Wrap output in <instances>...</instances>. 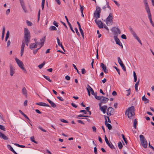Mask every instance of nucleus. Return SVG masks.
I'll return each mask as SVG.
<instances>
[{"instance_id": "f257e3e1", "label": "nucleus", "mask_w": 154, "mask_h": 154, "mask_svg": "<svg viewBox=\"0 0 154 154\" xmlns=\"http://www.w3.org/2000/svg\"><path fill=\"white\" fill-rule=\"evenodd\" d=\"M24 42L23 41H22L21 47L20 56H21L23 55V53L25 43L26 45L28 46L30 42L31 37L30 32L28 30V29L26 28H24Z\"/></svg>"}, {"instance_id": "f03ea898", "label": "nucleus", "mask_w": 154, "mask_h": 154, "mask_svg": "<svg viewBox=\"0 0 154 154\" xmlns=\"http://www.w3.org/2000/svg\"><path fill=\"white\" fill-rule=\"evenodd\" d=\"M128 112V117L130 119H133L132 116L134 115V108L132 106L128 108L126 111L125 114Z\"/></svg>"}, {"instance_id": "7ed1b4c3", "label": "nucleus", "mask_w": 154, "mask_h": 154, "mask_svg": "<svg viewBox=\"0 0 154 154\" xmlns=\"http://www.w3.org/2000/svg\"><path fill=\"white\" fill-rule=\"evenodd\" d=\"M101 9L99 6H97L96 10L94 14V17L95 19H97L100 17Z\"/></svg>"}, {"instance_id": "20e7f679", "label": "nucleus", "mask_w": 154, "mask_h": 154, "mask_svg": "<svg viewBox=\"0 0 154 154\" xmlns=\"http://www.w3.org/2000/svg\"><path fill=\"white\" fill-rule=\"evenodd\" d=\"M15 59L19 66L24 72L25 73H26L27 72L26 69H25L24 67H23L24 65L23 63L16 57L15 58Z\"/></svg>"}, {"instance_id": "39448f33", "label": "nucleus", "mask_w": 154, "mask_h": 154, "mask_svg": "<svg viewBox=\"0 0 154 154\" xmlns=\"http://www.w3.org/2000/svg\"><path fill=\"white\" fill-rule=\"evenodd\" d=\"M129 30L131 34L134 37V38L137 40V41L138 42L140 43V45H142V43L140 39L137 36L135 32L133 30L132 28L131 27H130L129 28Z\"/></svg>"}, {"instance_id": "423d86ee", "label": "nucleus", "mask_w": 154, "mask_h": 154, "mask_svg": "<svg viewBox=\"0 0 154 154\" xmlns=\"http://www.w3.org/2000/svg\"><path fill=\"white\" fill-rule=\"evenodd\" d=\"M129 30L131 34L134 37V38L137 40V41L138 42L140 43V45H142V43L140 39L137 36L135 32L133 30L132 28L131 27H130L129 28Z\"/></svg>"}, {"instance_id": "0eeeda50", "label": "nucleus", "mask_w": 154, "mask_h": 154, "mask_svg": "<svg viewBox=\"0 0 154 154\" xmlns=\"http://www.w3.org/2000/svg\"><path fill=\"white\" fill-rule=\"evenodd\" d=\"M115 110L111 107H109L108 108L106 111V114L108 116H110L111 115L114 114Z\"/></svg>"}, {"instance_id": "6e6552de", "label": "nucleus", "mask_w": 154, "mask_h": 154, "mask_svg": "<svg viewBox=\"0 0 154 154\" xmlns=\"http://www.w3.org/2000/svg\"><path fill=\"white\" fill-rule=\"evenodd\" d=\"M112 31L114 33L115 36H117L118 34L121 33L120 30L118 27H113L112 28Z\"/></svg>"}, {"instance_id": "1a4fd4ad", "label": "nucleus", "mask_w": 154, "mask_h": 154, "mask_svg": "<svg viewBox=\"0 0 154 154\" xmlns=\"http://www.w3.org/2000/svg\"><path fill=\"white\" fill-rule=\"evenodd\" d=\"M118 62L119 63L121 67L122 68L123 70L125 71H126V69L124 65L123 64V62L122 61V60H121V59L120 57H118Z\"/></svg>"}, {"instance_id": "9d476101", "label": "nucleus", "mask_w": 154, "mask_h": 154, "mask_svg": "<svg viewBox=\"0 0 154 154\" xmlns=\"http://www.w3.org/2000/svg\"><path fill=\"white\" fill-rule=\"evenodd\" d=\"M95 22L99 28L102 29L103 28V25L102 22L101 20H99L97 19H95Z\"/></svg>"}, {"instance_id": "9b49d317", "label": "nucleus", "mask_w": 154, "mask_h": 154, "mask_svg": "<svg viewBox=\"0 0 154 154\" xmlns=\"http://www.w3.org/2000/svg\"><path fill=\"white\" fill-rule=\"evenodd\" d=\"M105 140L106 144L111 149H115V147L112 143L111 142H110V143L109 142V140L106 135H105Z\"/></svg>"}, {"instance_id": "f8f14e48", "label": "nucleus", "mask_w": 154, "mask_h": 154, "mask_svg": "<svg viewBox=\"0 0 154 154\" xmlns=\"http://www.w3.org/2000/svg\"><path fill=\"white\" fill-rule=\"evenodd\" d=\"M143 3L144 4L145 9L147 13L150 12V9L147 0H143Z\"/></svg>"}, {"instance_id": "ddd939ff", "label": "nucleus", "mask_w": 154, "mask_h": 154, "mask_svg": "<svg viewBox=\"0 0 154 154\" xmlns=\"http://www.w3.org/2000/svg\"><path fill=\"white\" fill-rule=\"evenodd\" d=\"M102 105L101 103H99L100 109L102 112L103 114H105L106 112V110L107 108V106L106 105H104L103 106H101Z\"/></svg>"}, {"instance_id": "4468645a", "label": "nucleus", "mask_w": 154, "mask_h": 154, "mask_svg": "<svg viewBox=\"0 0 154 154\" xmlns=\"http://www.w3.org/2000/svg\"><path fill=\"white\" fill-rule=\"evenodd\" d=\"M9 67L10 68V75L12 76L15 73V69L14 67H13L11 64H10L9 65Z\"/></svg>"}, {"instance_id": "2eb2a0df", "label": "nucleus", "mask_w": 154, "mask_h": 154, "mask_svg": "<svg viewBox=\"0 0 154 154\" xmlns=\"http://www.w3.org/2000/svg\"><path fill=\"white\" fill-rule=\"evenodd\" d=\"M113 21V16L112 14L110 13L108 17L106 19V23L107 24L108 22H112Z\"/></svg>"}, {"instance_id": "dca6fc26", "label": "nucleus", "mask_w": 154, "mask_h": 154, "mask_svg": "<svg viewBox=\"0 0 154 154\" xmlns=\"http://www.w3.org/2000/svg\"><path fill=\"white\" fill-rule=\"evenodd\" d=\"M113 38L116 42V44L119 45L120 46H122V48H123L122 44L120 42L119 39L117 37V36H114Z\"/></svg>"}, {"instance_id": "f3484780", "label": "nucleus", "mask_w": 154, "mask_h": 154, "mask_svg": "<svg viewBox=\"0 0 154 154\" xmlns=\"http://www.w3.org/2000/svg\"><path fill=\"white\" fill-rule=\"evenodd\" d=\"M103 99L101 100L100 102L99 103H101L102 105V103H106L109 100V99L107 98L106 97L103 96H102Z\"/></svg>"}, {"instance_id": "a211bd4d", "label": "nucleus", "mask_w": 154, "mask_h": 154, "mask_svg": "<svg viewBox=\"0 0 154 154\" xmlns=\"http://www.w3.org/2000/svg\"><path fill=\"white\" fill-rule=\"evenodd\" d=\"M148 14V18L152 26L154 27V23L152 20L151 14L150 12L147 13Z\"/></svg>"}, {"instance_id": "6ab92c4d", "label": "nucleus", "mask_w": 154, "mask_h": 154, "mask_svg": "<svg viewBox=\"0 0 154 154\" xmlns=\"http://www.w3.org/2000/svg\"><path fill=\"white\" fill-rule=\"evenodd\" d=\"M100 66L105 73H106L108 72V70L106 69V66L105 65L102 63L101 64Z\"/></svg>"}, {"instance_id": "aec40b11", "label": "nucleus", "mask_w": 154, "mask_h": 154, "mask_svg": "<svg viewBox=\"0 0 154 154\" xmlns=\"http://www.w3.org/2000/svg\"><path fill=\"white\" fill-rule=\"evenodd\" d=\"M36 104L37 105L40 106H47V107H50V106L49 105L46 104L45 103L40 102L39 103H36Z\"/></svg>"}, {"instance_id": "412c9836", "label": "nucleus", "mask_w": 154, "mask_h": 154, "mask_svg": "<svg viewBox=\"0 0 154 154\" xmlns=\"http://www.w3.org/2000/svg\"><path fill=\"white\" fill-rule=\"evenodd\" d=\"M46 100L50 104L51 106L52 107L54 108L56 107V104L54 103L51 100L47 98H46Z\"/></svg>"}, {"instance_id": "4be33fe9", "label": "nucleus", "mask_w": 154, "mask_h": 154, "mask_svg": "<svg viewBox=\"0 0 154 154\" xmlns=\"http://www.w3.org/2000/svg\"><path fill=\"white\" fill-rule=\"evenodd\" d=\"M141 145L144 148H146L147 146V142L146 140H142V141H140Z\"/></svg>"}, {"instance_id": "5701e85b", "label": "nucleus", "mask_w": 154, "mask_h": 154, "mask_svg": "<svg viewBox=\"0 0 154 154\" xmlns=\"http://www.w3.org/2000/svg\"><path fill=\"white\" fill-rule=\"evenodd\" d=\"M8 148L13 153L15 154H18L15 151L14 149L10 145L8 144L7 145Z\"/></svg>"}, {"instance_id": "b1692460", "label": "nucleus", "mask_w": 154, "mask_h": 154, "mask_svg": "<svg viewBox=\"0 0 154 154\" xmlns=\"http://www.w3.org/2000/svg\"><path fill=\"white\" fill-rule=\"evenodd\" d=\"M45 40V37L44 36L43 37L42 39L40 40V42L39 43V45L40 44L41 45V47H42L44 44V42Z\"/></svg>"}, {"instance_id": "393cba45", "label": "nucleus", "mask_w": 154, "mask_h": 154, "mask_svg": "<svg viewBox=\"0 0 154 154\" xmlns=\"http://www.w3.org/2000/svg\"><path fill=\"white\" fill-rule=\"evenodd\" d=\"M105 124L106 126L108 128L109 130H111L112 129V127L111 125L109 123H107V121L106 120L105 121Z\"/></svg>"}, {"instance_id": "a878e982", "label": "nucleus", "mask_w": 154, "mask_h": 154, "mask_svg": "<svg viewBox=\"0 0 154 154\" xmlns=\"http://www.w3.org/2000/svg\"><path fill=\"white\" fill-rule=\"evenodd\" d=\"M140 82V79H138V81L136 82L135 86L134 88H135V91L136 92H137L138 91V86Z\"/></svg>"}, {"instance_id": "bb28decb", "label": "nucleus", "mask_w": 154, "mask_h": 154, "mask_svg": "<svg viewBox=\"0 0 154 154\" xmlns=\"http://www.w3.org/2000/svg\"><path fill=\"white\" fill-rule=\"evenodd\" d=\"M19 112L21 115H22L26 119H27L29 121H30V119L28 117V116L25 114L21 110H19Z\"/></svg>"}, {"instance_id": "cd10ccee", "label": "nucleus", "mask_w": 154, "mask_h": 154, "mask_svg": "<svg viewBox=\"0 0 154 154\" xmlns=\"http://www.w3.org/2000/svg\"><path fill=\"white\" fill-rule=\"evenodd\" d=\"M22 93L23 94L26 96L27 95V90L25 87L23 88L22 89Z\"/></svg>"}, {"instance_id": "c85d7f7f", "label": "nucleus", "mask_w": 154, "mask_h": 154, "mask_svg": "<svg viewBox=\"0 0 154 154\" xmlns=\"http://www.w3.org/2000/svg\"><path fill=\"white\" fill-rule=\"evenodd\" d=\"M5 29L4 26L3 27L2 32V40H3L4 38V35L5 32Z\"/></svg>"}, {"instance_id": "c756f323", "label": "nucleus", "mask_w": 154, "mask_h": 154, "mask_svg": "<svg viewBox=\"0 0 154 154\" xmlns=\"http://www.w3.org/2000/svg\"><path fill=\"white\" fill-rule=\"evenodd\" d=\"M142 100L143 101L145 102V103H149V100L145 97V95H144L142 97Z\"/></svg>"}, {"instance_id": "7c9ffc66", "label": "nucleus", "mask_w": 154, "mask_h": 154, "mask_svg": "<svg viewBox=\"0 0 154 154\" xmlns=\"http://www.w3.org/2000/svg\"><path fill=\"white\" fill-rule=\"evenodd\" d=\"M137 119H135L133 122V127L135 129H136L137 128Z\"/></svg>"}, {"instance_id": "2f4dec72", "label": "nucleus", "mask_w": 154, "mask_h": 154, "mask_svg": "<svg viewBox=\"0 0 154 154\" xmlns=\"http://www.w3.org/2000/svg\"><path fill=\"white\" fill-rule=\"evenodd\" d=\"M14 144L19 147H20L21 148H27V147L23 145H19V144L17 143H14Z\"/></svg>"}, {"instance_id": "473e14b6", "label": "nucleus", "mask_w": 154, "mask_h": 154, "mask_svg": "<svg viewBox=\"0 0 154 154\" xmlns=\"http://www.w3.org/2000/svg\"><path fill=\"white\" fill-rule=\"evenodd\" d=\"M50 31H55L57 30L56 28L54 26H51L49 28Z\"/></svg>"}, {"instance_id": "72a5a7b5", "label": "nucleus", "mask_w": 154, "mask_h": 154, "mask_svg": "<svg viewBox=\"0 0 154 154\" xmlns=\"http://www.w3.org/2000/svg\"><path fill=\"white\" fill-rule=\"evenodd\" d=\"M43 76L45 78L46 80H48L49 82H52V80L50 79V77L49 76H46L44 75H43Z\"/></svg>"}, {"instance_id": "f704fd0d", "label": "nucleus", "mask_w": 154, "mask_h": 154, "mask_svg": "<svg viewBox=\"0 0 154 154\" xmlns=\"http://www.w3.org/2000/svg\"><path fill=\"white\" fill-rule=\"evenodd\" d=\"M45 61H44L42 64L39 65L38 67L40 69H42L45 65Z\"/></svg>"}, {"instance_id": "c9c22d12", "label": "nucleus", "mask_w": 154, "mask_h": 154, "mask_svg": "<svg viewBox=\"0 0 154 154\" xmlns=\"http://www.w3.org/2000/svg\"><path fill=\"white\" fill-rule=\"evenodd\" d=\"M30 140L31 141L34 142L36 144H37L38 143V142L37 141H35L34 140V137L33 136H32L30 137Z\"/></svg>"}, {"instance_id": "e433bc0d", "label": "nucleus", "mask_w": 154, "mask_h": 154, "mask_svg": "<svg viewBox=\"0 0 154 154\" xmlns=\"http://www.w3.org/2000/svg\"><path fill=\"white\" fill-rule=\"evenodd\" d=\"M95 98L97 100H101V98H102V96H97V93L96 92V94H95Z\"/></svg>"}, {"instance_id": "4c0bfd02", "label": "nucleus", "mask_w": 154, "mask_h": 154, "mask_svg": "<svg viewBox=\"0 0 154 154\" xmlns=\"http://www.w3.org/2000/svg\"><path fill=\"white\" fill-rule=\"evenodd\" d=\"M122 138L125 141L126 145L127 144L128 142L127 140V139L125 137L124 135L123 134H122Z\"/></svg>"}, {"instance_id": "58836bf2", "label": "nucleus", "mask_w": 154, "mask_h": 154, "mask_svg": "<svg viewBox=\"0 0 154 154\" xmlns=\"http://www.w3.org/2000/svg\"><path fill=\"white\" fill-rule=\"evenodd\" d=\"M140 141H142V140H145L146 139L144 137V136L142 135H140Z\"/></svg>"}, {"instance_id": "ea45409f", "label": "nucleus", "mask_w": 154, "mask_h": 154, "mask_svg": "<svg viewBox=\"0 0 154 154\" xmlns=\"http://www.w3.org/2000/svg\"><path fill=\"white\" fill-rule=\"evenodd\" d=\"M9 31H8L6 34V36L5 38V41H7L8 38L9 37Z\"/></svg>"}, {"instance_id": "a19ab883", "label": "nucleus", "mask_w": 154, "mask_h": 154, "mask_svg": "<svg viewBox=\"0 0 154 154\" xmlns=\"http://www.w3.org/2000/svg\"><path fill=\"white\" fill-rule=\"evenodd\" d=\"M118 146L119 148L120 149H121L122 148L123 146L122 145L121 142H119L118 143Z\"/></svg>"}, {"instance_id": "79ce46f5", "label": "nucleus", "mask_w": 154, "mask_h": 154, "mask_svg": "<svg viewBox=\"0 0 154 154\" xmlns=\"http://www.w3.org/2000/svg\"><path fill=\"white\" fill-rule=\"evenodd\" d=\"M29 48L31 49L32 50L35 48L34 43H31L29 45Z\"/></svg>"}, {"instance_id": "37998d69", "label": "nucleus", "mask_w": 154, "mask_h": 154, "mask_svg": "<svg viewBox=\"0 0 154 154\" xmlns=\"http://www.w3.org/2000/svg\"><path fill=\"white\" fill-rule=\"evenodd\" d=\"M45 2V0H42L41 5L42 10H43L44 9Z\"/></svg>"}, {"instance_id": "c03bdc74", "label": "nucleus", "mask_w": 154, "mask_h": 154, "mask_svg": "<svg viewBox=\"0 0 154 154\" xmlns=\"http://www.w3.org/2000/svg\"><path fill=\"white\" fill-rule=\"evenodd\" d=\"M0 129L4 131H6L5 127L3 125H0Z\"/></svg>"}, {"instance_id": "a18cd8bd", "label": "nucleus", "mask_w": 154, "mask_h": 154, "mask_svg": "<svg viewBox=\"0 0 154 154\" xmlns=\"http://www.w3.org/2000/svg\"><path fill=\"white\" fill-rule=\"evenodd\" d=\"M1 138L5 140H8V138L4 134H3Z\"/></svg>"}, {"instance_id": "49530a36", "label": "nucleus", "mask_w": 154, "mask_h": 154, "mask_svg": "<svg viewBox=\"0 0 154 154\" xmlns=\"http://www.w3.org/2000/svg\"><path fill=\"white\" fill-rule=\"evenodd\" d=\"M26 23L27 25L29 26H32V23L31 21L28 20H26Z\"/></svg>"}, {"instance_id": "de8ad7c7", "label": "nucleus", "mask_w": 154, "mask_h": 154, "mask_svg": "<svg viewBox=\"0 0 154 154\" xmlns=\"http://www.w3.org/2000/svg\"><path fill=\"white\" fill-rule=\"evenodd\" d=\"M68 24L69 26V27H70L71 30V31L74 33H75V32H74V30H73V28H72L70 23H68Z\"/></svg>"}, {"instance_id": "09e8293b", "label": "nucleus", "mask_w": 154, "mask_h": 154, "mask_svg": "<svg viewBox=\"0 0 154 154\" xmlns=\"http://www.w3.org/2000/svg\"><path fill=\"white\" fill-rule=\"evenodd\" d=\"M19 1L22 7L25 6L24 4V2L23 0H20Z\"/></svg>"}, {"instance_id": "8fccbe9b", "label": "nucleus", "mask_w": 154, "mask_h": 154, "mask_svg": "<svg viewBox=\"0 0 154 154\" xmlns=\"http://www.w3.org/2000/svg\"><path fill=\"white\" fill-rule=\"evenodd\" d=\"M113 67L117 71V72H118V73L119 75H120V71L119 69H118L115 66H114Z\"/></svg>"}, {"instance_id": "3c124183", "label": "nucleus", "mask_w": 154, "mask_h": 154, "mask_svg": "<svg viewBox=\"0 0 154 154\" xmlns=\"http://www.w3.org/2000/svg\"><path fill=\"white\" fill-rule=\"evenodd\" d=\"M53 24L57 27H58V23L55 21H54L53 22Z\"/></svg>"}, {"instance_id": "603ef678", "label": "nucleus", "mask_w": 154, "mask_h": 154, "mask_svg": "<svg viewBox=\"0 0 154 154\" xmlns=\"http://www.w3.org/2000/svg\"><path fill=\"white\" fill-rule=\"evenodd\" d=\"M79 6L80 7V9L81 10V12H83V11L84 10V6H81L80 4L79 5Z\"/></svg>"}, {"instance_id": "864d4df0", "label": "nucleus", "mask_w": 154, "mask_h": 154, "mask_svg": "<svg viewBox=\"0 0 154 154\" xmlns=\"http://www.w3.org/2000/svg\"><path fill=\"white\" fill-rule=\"evenodd\" d=\"M60 121L61 122L65 123H68V122L67 121L65 120L64 119H60Z\"/></svg>"}, {"instance_id": "5fc2aeb1", "label": "nucleus", "mask_w": 154, "mask_h": 154, "mask_svg": "<svg viewBox=\"0 0 154 154\" xmlns=\"http://www.w3.org/2000/svg\"><path fill=\"white\" fill-rule=\"evenodd\" d=\"M121 38L122 39H127V37L125 35V34H122L121 35Z\"/></svg>"}, {"instance_id": "6e6d98bb", "label": "nucleus", "mask_w": 154, "mask_h": 154, "mask_svg": "<svg viewBox=\"0 0 154 154\" xmlns=\"http://www.w3.org/2000/svg\"><path fill=\"white\" fill-rule=\"evenodd\" d=\"M86 72V70H85V69H82V74H85Z\"/></svg>"}, {"instance_id": "4d7b16f0", "label": "nucleus", "mask_w": 154, "mask_h": 154, "mask_svg": "<svg viewBox=\"0 0 154 154\" xmlns=\"http://www.w3.org/2000/svg\"><path fill=\"white\" fill-rule=\"evenodd\" d=\"M22 7V8H23V11H24V12H25V13H26L27 12V10L26 8V7L25 6H23Z\"/></svg>"}, {"instance_id": "13d9d810", "label": "nucleus", "mask_w": 154, "mask_h": 154, "mask_svg": "<svg viewBox=\"0 0 154 154\" xmlns=\"http://www.w3.org/2000/svg\"><path fill=\"white\" fill-rule=\"evenodd\" d=\"M94 152L95 153V154H97V149L96 147V146H95L94 148Z\"/></svg>"}, {"instance_id": "bf43d9fd", "label": "nucleus", "mask_w": 154, "mask_h": 154, "mask_svg": "<svg viewBox=\"0 0 154 154\" xmlns=\"http://www.w3.org/2000/svg\"><path fill=\"white\" fill-rule=\"evenodd\" d=\"M75 31L76 32L77 35L79 36L80 35V34H79V33L78 31V29L76 28H75Z\"/></svg>"}, {"instance_id": "052dcab7", "label": "nucleus", "mask_w": 154, "mask_h": 154, "mask_svg": "<svg viewBox=\"0 0 154 154\" xmlns=\"http://www.w3.org/2000/svg\"><path fill=\"white\" fill-rule=\"evenodd\" d=\"M87 88H86V89L87 90V89L89 90L90 91V90L91 89H92V88L91 87L88 85H87Z\"/></svg>"}, {"instance_id": "680f3d73", "label": "nucleus", "mask_w": 154, "mask_h": 154, "mask_svg": "<svg viewBox=\"0 0 154 154\" xmlns=\"http://www.w3.org/2000/svg\"><path fill=\"white\" fill-rule=\"evenodd\" d=\"M90 91H91V94L95 96V94L93 90L92 89H91V90H90Z\"/></svg>"}, {"instance_id": "e2e57ef3", "label": "nucleus", "mask_w": 154, "mask_h": 154, "mask_svg": "<svg viewBox=\"0 0 154 154\" xmlns=\"http://www.w3.org/2000/svg\"><path fill=\"white\" fill-rule=\"evenodd\" d=\"M57 98L59 99L61 101H64V99L63 98H62L61 97L57 96Z\"/></svg>"}, {"instance_id": "0e129e2a", "label": "nucleus", "mask_w": 154, "mask_h": 154, "mask_svg": "<svg viewBox=\"0 0 154 154\" xmlns=\"http://www.w3.org/2000/svg\"><path fill=\"white\" fill-rule=\"evenodd\" d=\"M80 112H83L85 114H87V112L85 110H81L80 111Z\"/></svg>"}, {"instance_id": "69168bd1", "label": "nucleus", "mask_w": 154, "mask_h": 154, "mask_svg": "<svg viewBox=\"0 0 154 154\" xmlns=\"http://www.w3.org/2000/svg\"><path fill=\"white\" fill-rule=\"evenodd\" d=\"M149 146V148L152 149L154 151V148L153 146H152V145H151L150 143V142L148 144Z\"/></svg>"}, {"instance_id": "338daca9", "label": "nucleus", "mask_w": 154, "mask_h": 154, "mask_svg": "<svg viewBox=\"0 0 154 154\" xmlns=\"http://www.w3.org/2000/svg\"><path fill=\"white\" fill-rule=\"evenodd\" d=\"M77 122H78L80 123L81 124H82L85 125V123L81 120H78Z\"/></svg>"}, {"instance_id": "774afa93", "label": "nucleus", "mask_w": 154, "mask_h": 154, "mask_svg": "<svg viewBox=\"0 0 154 154\" xmlns=\"http://www.w3.org/2000/svg\"><path fill=\"white\" fill-rule=\"evenodd\" d=\"M113 2L118 6L119 7L120 6V4L116 1L114 0Z\"/></svg>"}]
</instances>
